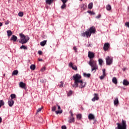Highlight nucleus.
<instances>
[{
    "mask_svg": "<svg viewBox=\"0 0 129 129\" xmlns=\"http://www.w3.org/2000/svg\"><path fill=\"white\" fill-rule=\"evenodd\" d=\"M88 118L90 120H92L95 119V116H94V115H93V114L90 113L88 115Z\"/></svg>",
    "mask_w": 129,
    "mask_h": 129,
    "instance_id": "nucleus-15",
    "label": "nucleus"
},
{
    "mask_svg": "<svg viewBox=\"0 0 129 129\" xmlns=\"http://www.w3.org/2000/svg\"><path fill=\"white\" fill-rule=\"evenodd\" d=\"M117 127L115 129H126V121L125 120L122 119L121 123H116Z\"/></svg>",
    "mask_w": 129,
    "mask_h": 129,
    "instance_id": "nucleus-3",
    "label": "nucleus"
},
{
    "mask_svg": "<svg viewBox=\"0 0 129 129\" xmlns=\"http://www.w3.org/2000/svg\"><path fill=\"white\" fill-rule=\"evenodd\" d=\"M2 120H3V119H2V117H0V123H1V122H2Z\"/></svg>",
    "mask_w": 129,
    "mask_h": 129,
    "instance_id": "nucleus-54",
    "label": "nucleus"
},
{
    "mask_svg": "<svg viewBox=\"0 0 129 129\" xmlns=\"http://www.w3.org/2000/svg\"><path fill=\"white\" fill-rule=\"evenodd\" d=\"M18 16L19 17H23L24 16V13L23 12H20L18 13Z\"/></svg>",
    "mask_w": 129,
    "mask_h": 129,
    "instance_id": "nucleus-34",
    "label": "nucleus"
},
{
    "mask_svg": "<svg viewBox=\"0 0 129 129\" xmlns=\"http://www.w3.org/2000/svg\"><path fill=\"white\" fill-rule=\"evenodd\" d=\"M56 109H57V107H56V106H54L51 108L52 111H55L56 114H58L59 113H62V112H63V111L62 110L56 111Z\"/></svg>",
    "mask_w": 129,
    "mask_h": 129,
    "instance_id": "nucleus-6",
    "label": "nucleus"
},
{
    "mask_svg": "<svg viewBox=\"0 0 129 129\" xmlns=\"http://www.w3.org/2000/svg\"><path fill=\"white\" fill-rule=\"evenodd\" d=\"M82 37H85V32L82 34Z\"/></svg>",
    "mask_w": 129,
    "mask_h": 129,
    "instance_id": "nucleus-52",
    "label": "nucleus"
},
{
    "mask_svg": "<svg viewBox=\"0 0 129 129\" xmlns=\"http://www.w3.org/2000/svg\"><path fill=\"white\" fill-rule=\"evenodd\" d=\"M89 65H90V66H91L92 68V71H94V70L98 69V67L96 64V61L94 60H91L89 62Z\"/></svg>",
    "mask_w": 129,
    "mask_h": 129,
    "instance_id": "nucleus-4",
    "label": "nucleus"
},
{
    "mask_svg": "<svg viewBox=\"0 0 129 129\" xmlns=\"http://www.w3.org/2000/svg\"><path fill=\"white\" fill-rule=\"evenodd\" d=\"M46 70V67H43L41 69V71L42 72H44V71H45Z\"/></svg>",
    "mask_w": 129,
    "mask_h": 129,
    "instance_id": "nucleus-41",
    "label": "nucleus"
},
{
    "mask_svg": "<svg viewBox=\"0 0 129 129\" xmlns=\"http://www.w3.org/2000/svg\"><path fill=\"white\" fill-rule=\"evenodd\" d=\"M4 105H5V102H4V101L3 100H0V108Z\"/></svg>",
    "mask_w": 129,
    "mask_h": 129,
    "instance_id": "nucleus-32",
    "label": "nucleus"
},
{
    "mask_svg": "<svg viewBox=\"0 0 129 129\" xmlns=\"http://www.w3.org/2000/svg\"><path fill=\"white\" fill-rule=\"evenodd\" d=\"M3 26V23L2 22H0V27H2Z\"/></svg>",
    "mask_w": 129,
    "mask_h": 129,
    "instance_id": "nucleus-55",
    "label": "nucleus"
},
{
    "mask_svg": "<svg viewBox=\"0 0 129 129\" xmlns=\"http://www.w3.org/2000/svg\"><path fill=\"white\" fill-rule=\"evenodd\" d=\"M106 65L109 66L112 64L113 59L110 56H107L105 58Z\"/></svg>",
    "mask_w": 129,
    "mask_h": 129,
    "instance_id": "nucleus-5",
    "label": "nucleus"
},
{
    "mask_svg": "<svg viewBox=\"0 0 129 129\" xmlns=\"http://www.w3.org/2000/svg\"><path fill=\"white\" fill-rule=\"evenodd\" d=\"M112 81L114 84H117V79L116 77H113L112 78Z\"/></svg>",
    "mask_w": 129,
    "mask_h": 129,
    "instance_id": "nucleus-21",
    "label": "nucleus"
},
{
    "mask_svg": "<svg viewBox=\"0 0 129 129\" xmlns=\"http://www.w3.org/2000/svg\"><path fill=\"white\" fill-rule=\"evenodd\" d=\"M71 95H72V91H70L68 93V96H70Z\"/></svg>",
    "mask_w": 129,
    "mask_h": 129,
    "instance_id": "nucleus-40",
    "label": "nucleus"
},
{
    "mask_svg": "<svg viewBox=\"0 0 129 129\" xmlns=\"http://www.w3.org/2000/svg\"><path fill=\"white\" fill-rule=\"evenodd\" d=\"M125 25L128 28H129V22H126L125 23Z\"/></svg>",
    "mask_w": 129,
    "mask_h": 129,
    "instance_id": "nucleus-45",
    "label": "nucleus"
},
{
    "mask_svg": "<svg viewBox=\"0 0 129 129\" xmlns=\"http://www.w3.org/2000/svg\"><path fill=\"white\" fill-rule=\"evenodd\" d=\"M5 76V75H4V76Z\"/></svg>",
    "mask_w": 129,
    "mask_h": 129,
    "instance_id": "nucleus-59",
    "label": "nucleus"
},
{
    "mask_svg": "<svg viewBox=\"0 0 129 129\" xmlns=\"http://www.w3.org/2000/svg\"><path fill=\"white\" fill-rule=\"evenodd\" d=\"M93 7V3H90L88 6V9H89V10H91V9H92Z\"/></svg>",
    "mask_w": 129,
    "mask_h": 129,
    "instance_id": "nucleus-26",
    "label": "nucleus"
},
{
    "mask_svg": "<svg viewBox=\"0 0 129 129\" xmlns=\"http://www.w3.org/2000/svg\"><path fill=\"white\" fill-rule=\"evenodd\" d=\"M54 0H46V3L47 5H51Z\"/></svg>",
    "mask_w": 129,
    "mask_h": 129,
    "instance_id": "nucleus-25",
    "label": "nucleus"
},
{
    "mask_svg": "<svg viewBox=\"0 0 129 129\" xmlns=\"http://www.w3.org/2000/svg\"><path fill=\"white\" fill-rule=\"evenodd\" d=\"M74 121H75L74 117H69V122L70 123H72V122H74Z\"/></svg>",
    "mask_w": 129,
    "mask_h": 129,
    "instance_id": "nucleus-17",
    "label": "nucleus"
},
{
    "mask_svg": "<svg viewBox=\"0 0 129 129\" xmlns=\"http://www.w3.org/2000/svg\"><path fill=\"white\" fill-rule=\"evenodd\" d=\"M99 97H98V94L95 93L94 94V97L92 99V101H95V100H98Z\"/></svg>",
    "mask_w": 129,
    "mask_h": 129,
    "instance_id": "nucleus-8",
    "label": "nucleus"
},
{
    "mask_svg": "<svg viewBox=\"0 0 129 129\" xmlns=\"http://www.w3.org/2000/svg\"><path fill=\"white\" fill-rule=\"evenodd\" d=\"M7 32V35L8 37H11V36L13 35V32H12V31L11 30H8Z\"/></svg>",
    "mask_w": 129,
    "mask_h": 129,
    "instance_id": "nucleus-24",
    "label": "nucleus"
},
{
    "mask_svg": "<svg viewBox=\"0 0 129 129\" xmlns=\"http://www.w3.org/2000/svg\"><path fill=\"white\" fill-rule=\"evenodd\" d=\"M88 13L90 14V15H95V13L92 12V11H88Z\"/></svg>",
    "mask_w": 129,
    "mask_h": 129,
    "instance_id": "nucleus-39",
    "label": "nucleus"
},
{
    "mask_svg": "<svg viewBox=\"0 0 129 129\" xmlns=\"http://www.w3.org/2000/svg\"><path fill=\"white\" fill-rule=\"evenodd\" d=\"M58 86L60 88L63 87V86H64V83H63V82H60L58 85Z\"/></svg>",
    "mask_w": 129,
    "mask_h": 129,
    "instance_id": "nucleus-33",
    "label": "nucleus"
},
{
    "mask_svg": "<svg viewBox=\"0 0 129 129\" xmlns=\"http://www.w3.org/2000/svg\"><path fill=\"white\" fill-rule=\"evenodd\" d=\"M69 65L71 68L73 69V70H77V67H76L75 65H74L72 62H70Z\"/></svg>",
    "mask_w": 129,
    "mask_h": 129,
    "instance_id": "nucleus-9",
    "label": "nucleus"
},
{
    "mask_svg": "<svg viewBox=\"0 0 129 129\" xmlns=\"http://www.w3.org/2000/svg\"><path fill=\"white\" fill-rule=\"evenodd\" d=\"M20 49H24V50H27L28 49V48H27V47L25 45H22L20 47Z\"/></svg>",
    "mask_w": 129,
    "mask_h": 129,
    "instance_id": "nucleus-35",
    "label": "nucleus"
},
{
    "mask_svg": "<svg viewBox=\"0 0 129 129\" xmlns=\"http://www.w3.org/2000/svg\"><path fill=\"white\" fill-rule=\"evenodd\" d=\"M46 43H47V40H44L40 43V45L42 47H44L45 45H46Z\"/></svg>",
    "mask_w": 129,
    "mask_h": 129,
    "instance_id": "nucleus-23",
    "label": "nucleus"
},
{
    "mask_svg": "<svg viewBox=\"0 0 129 129\" xmlns=\"http://www.w3.org/2000/svg\"><path fill=\"white\" fill-rule=\"evenodd\" d=\"M70 112L71 113V115L70 116V117H73V113H72V112L71 111Z\"/></svg>",
    "mask_w": 129,
    "mask_h": 129,
    "instance_id": "nucleus-46",
    "label": "nucleus"
},
{
    "mask_svg": "<svg viewBox=\"0 0 129 129\" xmlns=\"http://www.w3.org/2000/svg\"><path fill=\"white\" fill-rule=\"evenodd\" d=\"M118 98H116L115 100H114V105H116L117 106V105L118 104Z\"/></svg>",
    "mask_w": 129,
    "mask_h": 129,
    "instance_id": "nucleus-20",
    "label": "nucleus"
},
{
    "mask_svg": "<svg viewBox=\"0 0 129 129\" xmlns=\"http://www.w3.org/2000/svg\"><path fill=\"white\" fill-rule=\"evenodd\" d=\"M43 108H39L37 110V112H40V111H41V110H42Z\"/></svg>",
    "mask_w": 129,
    "mask_h": 129,
    "instance_id": "nucleus-44",
    "label": "nucleus"
},
{
    "mask_svg": "<svg viewBox=\"0 0 129 129\" xmlns=\"http://www.w3.org/2000/svg\"><path fill=\"white\" fill-rule=\"evenodd\" d=\"M38 61H43V59L41 58H38Z\"/></svg>",
    "mask_w": 129,
    "mask_h": 129,
    "instance_id": "nucleus-53",
    "label": "nucleus"
},
{
    "mask_svg": "<svg viewBox=\"0 0 129 129\" xmlns=\"http://www.w3.org/2000/svg\"><path fill=\"white\" fill-rule=\"evenodd\" d=\"M102 71H103V75L100 77V79L101 80H102V79H103L106 76V75L105 74V69H103L102 70Z\"/></svg>",
    "mask_w": 129,
    "mask_h": 129,
    "instance_id": "nucleus-14",
    "label": "nucleus"
},
{
    "mask_svg": "<svg viewBox=\"0 0 129 129\" xmlns=\"http://www.w3.org/2000/svg\"><path fill=\"white\" fill-rule=\"evenodd\" d=\"M19 71L18 70H15L12 73V75H18Z\"/></svg>",
    "mask_w": 129,
    "mask_h": 129,
    "instance_id": "nucleus-31",
    "label": "nucleus"
},
{
    "mask_svg": "<svg viewBox=\"0 0 129 129\" xmlns=\"http://www.w3.org/2000/svg\"><path fill=\"white\" fill-rule=\"evenodd\" d=\"M86 36L88 38V37H90L91 36V33L90 32L89 30L85 31Z\"/></svg>",
    "mask_w": 129,
    "mask_h": 129,
    "instance_id": "nucleus-19",
    "label": "nucleus"
},
{
    "mask_svg": "<svg viewBox=\"0 0 129 129\" xmlns=\"http://www.w3.org/2000/svg\"><path fill=\"white\" fill-rule=\"evenodd\" d=\"M123 71H125V70H126V68H124V69H123Z\"/></svg>",
    "mask_w": 129,
    "mask_h": 129,
    "instance_id": "nucleus-56",
    "label": "nucleus"
},
{
    "mask_svg": "<svg viewBox=\"0 0 129 129\" xmlns=\"http://www.w3.org/2000/svg\"><path fill=\"white\" fill-rule=\"evenodd\" d=\"M101 17L100 14L98 15L96 17V19H99Z\"/></svg>",
    "mask_w": 129,
    "mask_h": 129,
    "instance_id": "nucleus-47",
    "label": "nucleus"
},
{
    "mask_svg": "<svg viewBox=\"0 0 129 129\" xmlns=\"http://www.w3.org/2000/svg\"><path fill=\"white\" fill-rule=\"evenodd\" d=\"M14 103H15V101L12 99L8 101V104L10 107H12L14 105Z\"/></svg>",
    "mask_w": 129,
    "mask_h": 129,
    "instance_id": "nucleus-13",
    "label": "nucleus"
},
{
    "mask_svg": "<svg viewBox=\"0 0 129 129\" xmlns=\"http://www.w3.org/2000/svg\"><path fill=\"white\" fill-rule=\"evenodd\" d=\"M38 53L39 54V55H41L42 54V51L39 50L38 51Z\"/></svg>",
    "mask_w": 129,
    "mask_h": 129,
    "instance_id": "nucleus-49",
    "label": "nucleus"
},
{
    "mask_svg": "<svg viewBox=\"0 0 129 129\" xmlns=\"http://www.w3.org/2000/svg\"><path fill=\"white\" fill-rule=\"evenodd\" d=\"M19 36L20 37V39L19 40V43L21 44H26L30 40V38L28 36H25V35L22 33H20Z\"/></svg>",
    "mask_w": 129,
    "mask_h": 129,
    "instance_id": "nucleus-2",
    "label": "nucleus"
},
{
    "mask_svg": "<svg viewBox=\"0 0 129 129\" xmlns=\"http://www.w3.org/2000/svg\"><path fill=\"white\" fill-rule=\"evenodd\" d=\"M89 31H90L91 34H95L96 31L95 27H94V26H92L90 28Z\"/></svg>",
    "mask_w": 129,
    "mask_h": 129,
    "instance_id": "nucleus-10",
    "label": "nucleus"
},
{
    "mask_svg": "<svg viewBox=\"0 0 129 129\" xmlns=\"http://www.w3.org/2000/svg\"><path fill=\"white\" fill-rule=\"evenodd\" d=\"M9 24H10V21H5V25H9Z\"/></svg>",
    "mask_w": 129,
    "mask_h": 129,
    "instance_id": "nucleus-48",
    "label": "nucleus"
},
{
    "mask_svg": "<svg viewBox=\"0 0 129 129\" xmlns=\"http://www.w3.org/2000/svg\"><path fill=\"white\" fill-rule=\"evenodd\" d=\"M128 84H129V82H128V81H127V80H124L123 81V85H125L126 86L128 85Z\"/></svg>",
    "mask_w": 129,
    "mask_h": 129,
    "instance_id": "nucleus-22",
    "label": "nucleus"
},
{
    "mask_svg": "<svg viewBox=\"0 0 129 129\" xmlns=\"http://www.w3.org/2000/svg\"><path fill=\"white\" fill-rule=\"evenodd\" d=\"M98 62H99V64L100 66H102V63H103V60H102V59L99 58V59H98Z\"/></svg>",
    "mask_w": 129,
    "mask_h": 129,
    "instance_id": "nucleus-27",
    "label": "nucleus"
},
{
    "mask_svg": "<svg viewBox=\"0 0 129 129\" xmlns=\"http://www.w3.org/2000/svg\"><path fill=\"white\" fill-rule=\"evenodd\" d=\"M76 47H74V50H76Z\"/></svg>",
    "mask_w": 129,
    "mask_h": 129,
    "instance_id": "nucleus-57",
    "label": "nucleus"
},
{
    "mask_svg": "<svg viewBox=\"0 0 129 129\" xmlns=\"http://www.w3.org/2000/svg\"><path fill=\"white\" fill-rule=\"evenodd\" d=\"M45 81H46V80H45V79H42L40 80V82H41V83H44L45 82Z\"/></svg>",
    "mask_w": 129,
    "mask_h": 129,
    "instance_id": "nucleus-43",
    "label": "nucleus"
},
{
    "mask_svg": "<svg viewBox=\"0 0 129 129\" xmlns=\"http://www.w3.org/2000/svg\"><path fill=\"white\" fill-rule=\"evenodd\" d=\"M19 86L21 88H23V89H26V84L23 82H20L19 83Z\"/></svg>",
    "mask_w": 129,
    "mask_h": 129,
    "instance_id": "nucleus-12",
    "label": "nucleus"
},
{
    "mask_svg": "<svg viewBox=\"0 0 129 129\" xmlns=\"http://www.w3.org/2000/svg\"><path fill=\"white\" fill-rule=\"evenodd\" d=\"M61 128H62V129H66V128H67L66 127V126H65V125H62V126H61Z\"/></svg>",
    "mask_w": 129,
    "mask_h": 129,
    "instance_id": "nucleus-51",
    "label": "nucleus"
},
{
    "mask_svg": "<svg viewBox=\"0 0 129 129\" xmlns=\"http://www.w3.org/2000/svg\"><path fill=\"white\" fill-rule=\"evenodd\" d=\"M73 80H74V84L72 85L73 87H78L79 88H84L86 85V83L83 82L81 79V76L79 74L74 75L73 76Z\"/></svg>",
    "mask_w": 129,
    "mask_h": 129,
    "instance_id": "nucleus-1",
    "label": "nucleus"
},
{
    "mask_svg": "<svg viewBox=\"0 0 129 129\" xmlns=\"http://www.w3.org/2000/svg\"><path fill=\"white\" fill-rule=\"evenodd\" d=\"M17 40H18V37L15 35H12V37L11 38V41H13V42H16Z\"/></svg>",
    "mask_w": 129,
    "mask_h": 129,
    "instance_id": "nucleus-16",
    "label": "nucleus"
},
{
    "mask_svg": "<svg viewBox=\"0 0 129 129\" xmlns=\"http://www.w3.org/2000/svg\"><path fill=\"white\" fill-rule=\"evenodd\" d=\"M62 4H66V3L68 2V0H61Z\"/></svg>",
    "mask_w": 129,
    "mask_h": 129,
    "instance_id": "nucleus-42",
    "label": "nucleus"
},
{
    "mask_svg": "<svg viewBox=\"0 0 129 129\" xmlns=\"http://www.w3.org/2000/svg\"><path fill=\"white\" fill-rule=\"evenodd\" d=\"M82 117V115L81 114H77V119L80 120L81 119Z\"/></svg>",
    "mask_w": 129,
    "mask_h": 129,
    "instance_id": "nucleus-29",
    "label": "nucleus"
},
{
    "mask_svg": "<svg viewBox=\"0 0 129 129\" xmlns=\"http://www.w3.org/2000/svg\"><path fill=\"white\" fill-rule=\"evenodd\" d=\"M65 8H66V4H62V5L61 6V10H64V9H65Z\"/></svg>",
    "mask_w": 129,
    "mask_h": 129,
    "instance_id": "nucleus-36",
    "label": "nucleus"
},
{
    "mask_svg": "<svg viewBox=\"0 0 129 129\" xmlns=\"http://www.w3.org/2000/svg\"><path fill=\"white\" fill-rule=\"evenodd\" d=\"M11 99L14 100V98H16V94H12L11 95Z\"/></svg>",
    "mask_w": 129,
    "mask_h": 129,
    "instance_id": "nucleus-37",
    "label": "nucleus"
},
{
    "mask_svg": "<svg viewBox=\"0 0 129 129\" xmlns=\"http://www.w3.org/2000/svg\"><path fill=\"white\" fill-rule=\"evenodd\" d=\"M88 57H89L90 59H92V58H94V53L91 51H89Z\"/></svg>",
    "mask_w": 129,
    "mask_h": 129,
    "instance_id": "nucleus-11",
    "label": "nucleus"
},
{
    "mask_svg": "<svg viewBox=\"0 0 129 129\" xmlns=\"http://www.w3.org/2000/svg\"><path fill=\"white\" fill-rule=\"evenodd\" d=\"M107 11H110L111 10V6L110 5H108L106 7Z\"/></svg>",
    "mask_w": 129,
    "mask_h": 129,
    "instance_id": "nucleus-30",
    "label": "nucleus"
},
{
    "mask_svg": "<svg viewBox=\"0 0 129 129\" xmlns=\"http://www.w3.org/2000/svg\"><path fill=\"white\" fill-rule=\"evenodd\" d=\"M80 1H81V2H82V0H80Z\"/></svg>",
    "mask_w": 129,
    "mask_h": 129,
    "instance_id": "nucleus-58",
    "label": "nucleus"
},
{
    "mask_svg": "<svg viewBox=\"0 0 129 129\" xmlns=\"http://www.w3.org/2000/svg\"><path fill=\"white\" fill-rule=\"evenodd\" d=\"M90 74L84 73V76H86V77H90Z\"/></svg>",
    "mask_w": 129,
    "mask_h": 129,
    "instance_id": "nucleus-38",
    "label": "nucleus"
},
{
    "mask_svg": "<svg viewBox=\"0 0 129 129\" xmlns=\"http://www.w3.org/2000/svg\"><path fill=\"white\" fill-rule=\"evenodd\" d=\"M109 43H105L104 44V46L103 47V50H104V51H107V50H108L109 49Z\"/></svg>",
    "mask_w": 129,
    "mask_h": 129,
    "instance_id": "nucleus-7",
    "label": "nucleus"
},
{
    "mask_svg": "<svg viewBox=\"0 0 129 129\" xmlns=\"http://www.w3.org/2000/svg\"><path fill=\"white\" fill-rule=\"evenodd\" d=\"M57 109H58V110H60V109H61V107H60V106L57 105Z\"/></svg>",
    "mask_w": 129,
    "mask_h": 129,
    "instance_id": "nucleus-50",
    "label": "nucleus"
},
{
    "mask_svg": "<svg viewBox=\"0 0 129 129\" xmlns=\"http://www.w3.org/2000/svg\"><path fill=\"white\" fill-rule=\"evenodd\" d=\"M81 9L82 11H85L87 9V6L86 4H82Z\"/></svg>",
    "mask_w": 129,
    "mask_h": 129,
    "instance_id": "nucleus-18",
    "label": "nucleus"
},
{
    "mask_svg": "<svg viewBox=\"0 0 129 129\" xmlns=\"http://www.w3.org/2000/svg\"><path fill=\"white\" fill-rule=\"evenodd\" d=\"M30 68L31 70H35L36 69V66L35 64H31Z\"/></svg>",
    "mask_w": 129,
    "mask_h": 129,
    "instance_id": "nucleus-28",
    "label": "nucleus"
}]
</instances>
